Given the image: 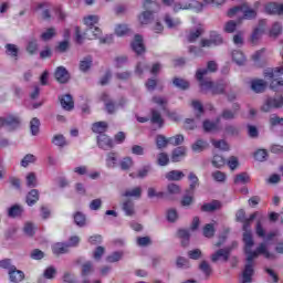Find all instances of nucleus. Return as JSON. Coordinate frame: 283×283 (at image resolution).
<instances>
[{
  "label": "nucleus",
  "instance_id": "1",
  "mask_svg": "<svg viewBox=\"0 0 283 283\" xmlns=\"http://www.w3.org/2000/svg\"><path fill=\"white\" fill-rule=\"evenodd\" d=\"M251 253H255L256 256H251V254H248L245 258L247 264L244 266L243 273H242V283H251L253 282V266H255V263L253 260H258L260 255H264L266 260H275V254L269 252V245L266 243L262 242L259 244L255 251H251Z\"/></svg>",
  "mask_w": 283,
  "mask_h": 283
},
{
  "label": "nucleus",
  "instance_id": "2",
  "mask_svg": "<svg viewBox=\"0 0 283 283\" xmlns=\"http://www.w3.org/2000/svg\"><path fill=\"white\" fill-rule=\"evenodd\" d=\"M207 70H197L196 72V78L199 82L201 92H208V90H211V94L213 96L227 94V87H229V84L224 81H220L217 84H213V82L205 80V76H207Z\"/></svg>",
  "mask_w": 283,
  "mask_h": 283
},
{
  "label": "nucleus",
  "instance_id": "3",
  "mask_svg": "<svg viewBox=\"0 0 283 283\" xmlns=\"http://www.w3.org/2000/svg\"><path fill=\"white\" fill-rule=\"evenodd\" d=\"M283 74V66L274 67V69H266L263 73L264 77L268 81H272L270 83V90H273V92H277L279 87L283 86V81L277 80Z\"/></svg>",
  "mask_w": 283,
  "mask_h": 283
},
{
  "label": "nucleus",
  "instance_id": "4",
  "mask_svg": "<svg viewBox=\"0 0 283 283\" xmlns=\"http://www.w3.org/2000/svg\"><path fill=\"white\" fill-rule=\"evenodd\" d=\"M258 8H260V2H255L254 8H251L247 4L234 7L228 11V17H234V14H238V12H242L243 19L251 21L258 17Z\"/></svg>",
  "mask_w": 283,
  "mask_h": 283
},
{
  "label": "nucleus",
  "instance_id": "5",
  "mask_svg": "<svg viewBox=\"0 0 283 283\" xmlns=\"http://www.w3.org/2000/svg\"><path fill=\"white\" fill-rule=\"evenodd\" d=\"M144 10L146 11L139 15V23L147 25V23H150L151 19H154V12H158L159 7L154 0H145Z\"/></svg>",
  "mask_w": 283,
  "mask_h": 283
},
{
  "label": "nucleus",
  "instance_id": "6",
  "mask_svg": "<svg viewBox=\"0 0 283 283\" xmlns=\"http://www.w3.org/2000/svg\"><path fill=\"white\" fill-rule=\"evenodd\" d=\"M102 34V31L98 27L87 28L84 33L81 32L80 27H75V41L80 45L85 41V39H90L91 41L94 39H98Z\"/></svg>",
  "mask_w": 283,
  "mask_h": 283
},
{
  "label": "nucleus",
  "instance_id": "7",
  "mask_svg": "<svg viewBox=\"0 0 283 283\" xmlns=\"http://www.w3.org/2000/svg\"><path fill=\"white\" fill-rule=\"evenodd\" d=\"M283 107V96L275 95V96H266L263 105L261 106V112L269 114L272 109H282Z\"/></svg>",
  "mask_w": 283,
  "mask_h": 283
},
{
  "label": "nucleus",
  "instance_id": "8",
  "mask_svg": "<svg viewBox=\"0 0 283 283\" xmlns=\"http://www.w3.org/2000/svg\"><path fill=\"white\" fill-rule=\"evenodd\" d=\"M235 247H238V242H233L231 247L217 250L210 256L211 262L213 264H218V262H229V258H231V251H233Z\"/></svg>",
  "mask_w": 283,
  "mask_h": 283
},
{
  "label": "nucleus",
  "instance_id": "9",
  "mask_svg": "<svg viewBox=\"0 0 283 283\" xmlns=\"http://www.w3.org/2000/svg\"><path fill=\"white\" fill-rule=\"evenodd\" d=\"M175 12L178 10H202V4L197 0H180L174 6Z\"/></svg>",
  "mask_w": 283,
  "mask_h": 283
},
{
  "label": "nucleus",
  "instance_id": "10",
  "mask_svg": "<svg viewBox=\"0 0 283 283\" xmlns=\"http://www.w3.org/2000/svg\"><path fill=\"white\" fill-rule=\"evenodd\" d=\"M2 127H7L9 132H14V129H19L21 127V117L18 115H8L6 117H1Z\"/></svg>",
  "mask_w": 283,
  "mask_h": 283
},
{
  "label": "nucleus",
  "instance_id": "11",
  "mask_svg": "<svg viewBox=\"0 0 283 283\" xmlns=\"http://www.w3.org/2000/svg\"><path fill=\"white\" fill-rule=\"evenodd\" d=\"M264 25H266V20H261L259 21V25L253 29L250 35L251 45H258L260 43L262 34H264Z\"/></svg>",
  "mask_w": 283,
  "mask_h": 283
},
{
  "label": "nucleus",
  "instance_id": "12",
  "mask_svg": "<svg viewBox=\"0 0 283 283\" xmlns=\"http://www.w3.org/2000/svg\"><path fill=\"white\" fill-rule=\"evenodd\" d=\"M243 242H244V253L247 258L249 255L256 256L255 253H251L253 250V247L255 245V241H253V233L252 232H243Z\"/></svg>",
  "mask_w": 283,
  "mask_h": 283
},
{
  "label": "nucleus",
  "instance_id": "13",
  "mask_svg": "<svg viewBox=\"0 0 283 283\" xmlns=\"http://www.w3.org/2000/svg\"><path fill=\"white\" fill-rule=\"evenodd\" d=\"M101 101H103L107 114H116V109H118V106L116 105V102H114V99L109 97V94L103 93L101 96Z\"/></svg>",
  "mask_w": 283,
  "mask_h": 283
},
{
  "label": "nucleus",
  "instance_id": "14",
  "mask_svg": "<svg viewBox=\"0 0 283 283\" xmlns=\"http://www.w3.org/2000/svg\"><path fill=\"white\" fill-rule=\"evenodd\" d=\"M130 48L137 56L140 54H145V43L143 42V35L136 34L133 42L130 43Z\"/></svg>",
  "mask_w": 283,
  "mask_h": 283
},
{
  "label": "nucleus",
  "instance_id": "15",
  "mask_svg": "<svg viewBox=\"0 0 283 283\" xmlns=\"http://www.w3.org/2000/svg\"><path fill=\"white\" fill-rule=\"evenodd\" d=\"M97 145L101 149H104L105 151L114 148V140L109 138V136L105 134H101L97 137Z\"/></svg>",
  "mask_w": 283,
  "mask_h": 283
},
{
  "label": "nucleus",
  "instance_id": "16",
  "mask_svg": "<svg viewBox=\"0 0 283 283\" xmlns=\"http://www.w3.org/2000/svg\"><path fill=\"white\" fill-rule=\"evenodd\" d=\"M60 105L65 112H72L74 109V97L70 94L61 95L59 97Z\"/></svg>",
  "mask_w": 283,
  "mask_h": 283
},
{
  "label": "nucleus",
  "instance_id": "17",
  "mask_svg": "<svg viewBox=\"0 0 283 283\" xmlns=\"http://www.w3.org/2000/svg\"><path fill=\"white\" fill-rule=\"evenodd\" d=\"M186 157H187V147L179 146L172 150L170 160L171 163H180V160H182Z\"/></svg>",
  "mask_w": 283,
  "mask_h": 283
},
{
  "label": "nucleus",
  "instance_id": "18",
  "mask_svg": "<svg viewBox=\"0 0 283 283\" xmlns=\"http://www.w3.org/2000/svg\"><path fill=\"white\" fill-rule=\"evenodd\" d=\"M149 120L153 125H157V127H159V129L163 127V125H165V119H163V114H160V111H158L156 108L150 109Z\"/></svg>",
  "mask_w": 283,
  "mask_h": 283
},
{
  "label": "nucleus",
  "instance_id": "19",
  "mask_svg": "<svg viewBox=\"0 0 283 283\" xmlns=\"http://www.w3.org/2000/svg\"><path fill=\"white\" fill-rule=\"evenodd\" d=\"M54 76L57 83H67V81H70V72H67V69L64 66H59L55 70Z\"/></svg>",
  "mask_w": 283,
  "mask_h": 283
},
{
  "label": "nucleus",
  "instance_id": "20",
  "mask_svg": "<svg viewBox=\"0 0 283 283\" xmlns=\"http://www.w3.org/2000/svg\"><path fill=\"white\" fill-rule=\"evenodd\" d=\"M266 14H279L282 15L283 7L276 2L266 3L264 7Z\"/></svg>",
  "mask_w": 283,
  "mask_h": 283
},
{
  "label": "nucleus",
  "instance_id": "21",
  "mask_svg": "<svg viewBox=\"0 0 283 283\" xmlns=\"http://www.w3.org/2000/svg\"><path fill=\"white\" fill-rule=\"evenodd\" d=\"M6 55L11 56V59H14V61H19V46L17 44L7 43L4 45Z\"/></svg>",
  "mask_w": 283,
  "mask_h": 283
},
{
  "label": "nucleus",
  "instance_id": "22",
  "mask_svg": "<svg viewBox=\"0 0 283 283\" xmlns=\"http://www.w3.org/2000/svg\"><path fill=\"white\" fill-rule=\"evenodd\" d=\"M9 273V280L13 283L23 282L25 280V273L21 270H17V268H13Z\"/></svg>",
  "mask_w": 283,
  "mask_h": 283
},
{
  "label": "nucleus",
  "instance_id": "23",
  "mask_svg": "<svg viewBox=\"0 0 283 283\" xmlns=\"http://www.w3.org/2000/svg\"><path fill=\"white\" fill-rule=\"evenodd\" d=\"M251 90L255 94H262L266 90V82L264 80H253L251 82Z\"/></svg>",
  "mask_w": 283,
  "mask_h": 283
},
{
  "label": "nucleus",
  "instance_id": "24",
  "mask_svg": "<svg viewBox=\"0 0 283 283\" xmlns=\"http://www.w3.org/2000/svg\"><path fill=\"white\" fill-rule=\"evenodd\" d=\"M166 180H169L170 182H178L180 180H182V178H185V172L180 171V170H171L168 171L165 175Z\"/></svg>",
  "mask_w": 283,
  "mask_h": 283
},
{
  "label": "nucleus",
  "instance_id": "25",
  "mask_svg": "<svg viewBox=\"0 0 283 283\" xmlns=\"http://www.w3.org/2000/svg\"><path fill=\"white\" fill-rule=\"evenodd\" d=\"M182 191V189L180 188V186L176 185V184H169L167 186V196H168V200H174L175 196H180V192Z\"/></svg>",
  "mask_w": 283,
  "mask_h": 283
},
{
  "label": "nucleus",
  "instance_id": "26",
  "mask_svg": "<svg viewBox=\"0 0 283 283\" xmlns=\"http://www.w3.org/2000/svg\"><path fill=\"white\" fill-rule=\"evenodd\" d=\"M232 61L238 65H245L247 56H244V53L242 51L234 50L232 51Z\"/></svg>",
  "mask_w": 283,
  "mask_h": 283
},
{
  "label": "nucleus",
  "instance_id": "27",
  "mask_svg": "<svg viewBox=\"0 0 283 283\" xmlns=\"http://www.w3.org/2000/svg\"><path fill=\"white\" fill-rule=\"evenodd\" d=\"M39 190L38 189H32L28 195H27V205L29 207H33V205H36L39 202Z\"/></svg>",
  "mask_w": 283,
  "mask_h": 283
},
{
  "label": "nucleus",
  "instance_id": "28",
  "mask_svg": "<svg viewBox=\"0 0 283 283\" xmlns=\"http://www.w3.org/2000/svg\"><path fill=\"white\" fill-rule=\"evenodd\" d=\"M220 207H222V205L220 203V201L218 200H213L212 202L210 203H205L202 207H201V211L206 212V213H209L211 211H218V209H220Z\"/></svg>",
  "mask_w": 283,
  "mask_h": 283
},
{
  "label": "nucleus",
  "instance_id": "29",
  "mask_svg": "<svg viewBox=\"0 0 283 283\" xmlns=\"http://www.w3.org/2000/svg\"><path fill=\"white\" fill-rule=\"evenodd\" d=\"M67 249H70V245L67 243H55L52 248V251L54 255H63V253H67Z\"/></svg>",
  "mask_w": 283,
  "mask_h": 283
},
{
  "label": "nucleus",
  "instance_id": "30",
  "mask_svg": "<svg viewBox=\"0 0 283 283\" xmlns=\"http://www.w3.org/2000/svg\"><path fill=\"white\" fill-rule=\"evenodd\" d=\"M202 34H205V29L202 27L197 28L196 31H190L188 35L189 43H196V41H198Z\"/></svg>",
  "mask_w": 283,
  "mask_h": 283
},
{
  "label": "nucleus",
  "instance_id": "31",
  "mask_svg": "<svg viewBox=\"0 0 283 283\" xmlns=\"http://www.w3.org/2000/svg\"><path fill=\"white\" fill-rule=\"evenodd\" d=\"M23 214V207L14 205L8 210L9 218H21Z\"/></svg>",
  "mask_w": 283,
  "mask_h": 283
},
{
  "label": "nucleus",
  "instance_id": "32",
  "mask_svg": "<svg viewBox=\"0 0 283 283\" xmlns=\"http://www.w3.org/2000/svg\"><path fill=\"white\" fill-rule=\"evenodd\" d=\"M258 214H259V212H253L252 214H250L249 218L244 219V221H241L243 224L242 229H243L244 233L251 232V224H252L253 220H255V218H258Z\"/></svg>",
  "mask_w": 283,
  "mask_h": 283
},
{
  "label": "nucleus",
  "instance_id": "33",
  "mask_svg": "<svg viewBox=\"0 0 283 283\" xmlns=\"http://www.w3.org/2000/svg\"><path fill=\"white\" fill-rule=\"evenodd\" d=\"M41 130V122L39 118L33 117L30 122V132L32 136H39V132Z\"/></svg>",
  "mask_w": 283,
  "mask_h": 283
},
{
  "label": "nucleus",
  "instance_id": "34",
  "mask_svg": "<svg viewBox=\"0 0 283 283\" xmlns=\"http://www.w3.org/2000/svg\"><path fill=\"white\" fill-rule=\"evenodd\" d=\"M94 273V264L91 261L85 262L82 264V277H87Z\"/></svg>",
  "mask_w": 283,
  "mask_h": 283
},
{
  "label": "nucleus",
  "instance_id": "35",
  "mask_svg": "<svg viewBox=\"0 0 283 283\" xmlns=\"http://www.w3.org/2000/svg\"><path fill=\"white\" fill-rule=\"evenodd\" d=\"M73 218L77 227H85L87 224V218L81 211L75 212Z\"/></svg>",
  "mask_w": 283,
  "mask_h": 283
},
{
  "label": "nucleus",
  "instance_id": "36",
  "mask_svg": "<svg viewBox=\"0 0 283 283\" xmlns=\"http://www.w3.org/2000/svg\"><path fill=\"white\" fill-rule=\"evenodd\" d=\"M107 122H96L93 124L92 129L95 134H105L107 132Z\"/></svg>",
  "mask_w": 283,
  "mask_h": 283
},
{
  "label": "nucleus",
  "instance_id": "37",
  "mask_svg": "<svg viewBox=\"0 0 283 283\" xmlns=\"http://www.w3.org/2000/svg\"><path fill=\"white\" fill-rule=\"evenodd\" d=\"M118 163V155L116 153H108L106 155V166L111 169H114L116 167V164Z\"/></svg>",
  "mask_w": 283,
  "mask_h": 283
},
{
  "label": "nucleus",
  "instance_id": "38",
  "mask_svg": "<svg viewBox=\"0 0 283 283\" xmlns=\"http://www.w3.org/2000/svg\"><path fill=\"white\" fill-rule=\"evenodd\" d=\"M249 182H251V177L247 172H241L234 178V185H247Z\"/></svg>",
  "mask_w": 283,
  "mask_h": 283
},
{
  "label": "nucleus",
  "instance_id": "39",
  "mask_svg": "<svg viewBox=\"0 0 283 283\" xmlns=\"http://www.w3.org/2000/svg\"><path fill=\"white\" fill-rule=\"evenodd\" d=\"M172 85L178 87V90H189V81L181 77H175L172 80Z\"/></svg>",
  "mask_w": 283,
  "mask_h": 283
},
{
  "label": "nucleus",
  "instance_id": "40",
  "mask_svg": "<svg viewBox=\"0 0 283 283\" xmlns=\"http://www.w3.org/2000/svg\"><path fill=\"white\" fill-rule=\"evenodd\" d=\"M123 196L124 198H140V196H143V189L140 187H136L132 190H126Z\"/></svg>",
  "mask_w": 283,
  "mask_h": 283
},
{
  "label": "nucleus",
  "instance_id": "41",
  "mask_svg": "<svg viewBox=\"0 0 283 283\" xmlns=\"http://www.w3.org/2000/svg\"><path fill=\"white\" fill-rule=\"evenodd\" d=\"M188 180L190 182V186H189L190 191H195L196 187H200V179H198V176H196L195 172H189Z\"/></svg>",
  "mask_w": 283,
  "mask_h": 283
},
{
  "label": "nucleus",
  "instance_id": "42",
  "mask_svg": "<svg viewBox=\"0 0 283 283\" xmlns=\"http://www.w3.org/2000/svg\"><path fill=\"white\" fill-rule=\"evenodd\" d=\"M27 52L32 54H36L39 52V41L36 39H31L27 44Z\"/></svg>",
  "mask_w": 283,
  "mask_h": 283
},
{
  "label": "nucleus",
  "instance_id": "43",
  "mask_svg": "<svg viewBox=\"0 0 283 283\" xmlns=\"http://www.w3.org/2000/svg\"><path fill=\"white\" fill-rule=\"evenodd\" d=\"M211 163L212 166L216 167V169H222V167L227 165V160H224V157H222V155H214Z\"/></svg>",
  "mask_w": 283,
  "mask_h": 283
},
{
  "label": "nucleus",
  "instance_id": "44",
  "mask_svg": "<svg viewBox=\"0 0 283 283\" xmlns=\"http://www.w3.org/2000/svg\"><path fill=\"white\" fill-rule=\"evenodd\" d=\"M210 41H212V44L216 45H222V43H224V39L222 38V35L216 31L210 32V36H209Z\"/></svg>",
  "mask_w": 283,
  "mask_h": 283
},
{
  "label": "nucleus",
  "instance_id": "45",
  "mask_svg": "<svg viewBox=\"0 0 283 283\" xmlns=\"http://www.w3.org/2000/svg\"><path fill=\"white\" fill-rule=\"evenodd\" d=\"M202 232L205 238H213L216 235V226L208 223L203 227Z\"/></svg>",
  "mask_w": 283,
  "mask_h": 283
},
{
  "label": "nucleus",
  "instance_id": "46",
  "mask_svg": "<svg viewBox=\"0 0 283 283\" xmlns=\"http://www.w3.org/2000/svg\"><path fill=\"white\" fill-rule=\"evenodd\" d=\"M54 36H56V29L49 28L40 35V39H42V41H51V39H54Z\"/></svg>",
  "mask_w": 283,
  "mask_h": 283
},
{
  "label": "nucleus",
  "instance_id": "47",
  "mask_svg": "<svg viewBox=\"0 0 283 283\" xmlns=\"http://www.w3.org/2000/svg\"><path fill=\"white\" fill-rule=\"evenodd\" d=\"M92 67V56H86L80 62L81 72H87Z\"/></svg>",
  "mask_w": 283,
  "mask_h": 283
},
{
  "label": "nucleus",
  "instance_id": "48",
  "mask_svg": "<svg viewBox=\"0 0 283 283\" xmlns=\"http://www.w3.org/2000/svg\"><path fill=\"white\" fill-rule=\"evenodd\" d=\"M199 271H201L206 277H209V275L212 273L211 264H209L207 261H201L199 264Z\"/></svg>",
  "mask_w": 283,
  "mask_h": 283
},
{
  "label": "nucleus",
  "instance_id": "49",
  "mask_svg": "<svg viewBox=\"0 0 283 283\" xmlns=\"http://www.w3.org/2000/svg\"><path fill=\"white\" fill-rule=\"evenodd\" d=\"M123 211H125L126 216H134V213H136V211L134 210V201H125L123 203Z\"/></svg>",
  "mask_w": 283,
  "mask_h": 283
},
{
  "label": "nucleus",
  "instance_id": "50",
  "mask_svg": "<svg viewBox=\"0 0 283 283\" xmlns=\"http://www.w3.org/2000/svg\"><path fill=\"white\" fill-rule=\"evenodd\" d=\"M151 101H153V103H155V105H158L163 109H165V107H167V103H169L167 97H163V96H158V95L153 96Z\"/></svg>",
  "mask_w": 283,
  "mask_h": 283
},
{
  "label": "nucleus",
  "instance_id": "51",
  "mask_svg": "<svg viewBox=\"0 0 283 283\" xmlns=\"http://www.w3.org/2000/svg\"><path fill=\"white\" fill-rule=\"evenodd\" d=\"M191 148L192 151L196 153L205 151V149H207V142L199 139L195 144H192Z\"/></svg>",
  "mask_w": 283,
  "mask_h": 283
},
{
  "label": "nucleus",
  "instance_id": "52",
  "mask_svg": "<svg viewBox=\"0 0 283 283\" xmlns=\"http://www.w3.org/2000/svg\"><path fill=\"white\" fill-rule=\"evenodd\" d=\"M115 34L117 36H125V34H129V28L127 24H117L115 28Z\"/></svg>",
  "mask_w": 283,
  "mask_h": 283
},
{
  "label": "nucleus",
  "instance_id": "53",
  "mask_svg": "<svg viewBox=\"0 0 283 283\" xmlns=\"http://www.w3.org/2000/svg\"><path fill=\"white\" fill-rule=\"evenodd\" d=\"M165 23L167 28H178L180 25V19L178 18H171L170 15L165 17Z\"/></svg>",
  "mask_w": 283,
  "mask_h": 283
},
{
  "label": "nucleus",
  "instance_id": "54",
  "mask_svg": "<svg viewBox=\"0 0 283 283\" xmlns=\"http://www.w3.org/2000/svg\"><path fill=\"white\" fill-rule=\"evenodd\" d=\"M157 164L160 167H167V165H169V155H167V153H160L157 156Z\"/></svg>",
  "mask_w": 283,
  "mask_h": 283
},
{
  "label": "nucleus",
  "instance_id": "55",
  "mask_svg": "<svg viewBox=\"0 0 283 283\" xmlns=\"http://www.w3.org/2000/svg\"><path fill=\"white\" fill-rule=\"evenodd\" d=\"M156 145L159 149H165V147L169 145V139H167V137H165L164 135H157Z\"/></svg>",
  "mask_w": 283,
  "mask_h": 283
},
{
  "label": "nucleus",
  "instance_id": "56",
  "mask_svg": "<svg viewBox=\"0 0 283 283\" xmlns=\"http://www.w3.org/2000/svg\"><path fill=\"white\" fill-rule=\"evenodd\" d=\"M52 143L53 145H56V147H65V145H67V142L63 135H54Z\"/></svg>",
  "mask_w": 283,
  "mask_h": 283
},
{
  "label": "nucleus",
  "instance_id": "57",
  "mask_svg": "<svg viewBox=\"0 0 283 283\" xmlns=\"http://www.w3.org/2000/svg\"><path fill=\"white\" fill-rule=\"evenodd\" d=\"M211 177L216 182H226L227 181V174L216 170L211 174Z\"/></svg>",
  "mask_w": 283,
  "mask_h": 283
},
{
  "label": "nucleus",
  "instance_id": "58",
  "mask_svg": "<svg viewBox=\"0 0 283 283\" xmlns=\"http://www.w3.org/2000/svg\"><path fill=\"white\" fill-rule=\"evenodd\" d=\"M169 145H174V147H178V145H182L185 143V136L182 135H176L170 138H168Z\"/></svg>",
  "mask_w": 283,
  "mask_h": 283
},
{
  "label": "nucleus",
  "instance_id": "59",
  "mask_svg": "<svg viewBox=\"0 0 283 283\" xmlns=\"http://www.w3.org/2000/svg\"><path fill=\"white\" fill-rule=\"evenodd\" d=\"M34 163H36V156H34L32 154H28L21 160V166L22 167H28V165H32Z\"/></svg>",
  "mask_w": 283,
  "mask_h": 283
},
{
  "label": "nucleus",
  "instance_id": "60",
  "mask_svg": "<svg viewBox=\"0 0 283 283\" xmlns=\"http://www.w3.org/2000/svg\"><path fill=\"white\" fill-rule=\"evenodd\" d=\"M84 23L87 28H94L98 23V15H87L84 18Z\"/></svg>",
  "mask_w": 283,
  "mask_h": 283
},
{
  "label": "nucleus",
  "instance_id": "61",
  "mask_svg": "<svg viewBox=\"0 0 283 283\" xmlns=\"http://www.w3.org/2000/svg\"><path fill=\"white\" fill-rule=\"evenodd\" d=\"M43 276L45 280H54L56 277V268L49 266L44 270Z\"/></svg>",
  "mask_w": 283,
  "mask_h": 283
},
{
  "label": "nucleus",
  "instance_id": "62",
  "mask_svg": "<svg viewBox=\"0 0 283 283\" xmlns=\"http://www.w3.org/2000/svg\"><path fill=\"white\" fill-rule=\"evenodd\" d=\"M269 123H270L271 127H277V125L282 126L283 125V118L277 116L276 114H272L270 116Z\"/></svg>",
  "mask_w": 283,
  "mask_h": 283
},
{
  "label": "nucleus",
  "instance_id": "63",
  "mask_svg": "<svg viewBox=\"0 0 283 283\" xmlns=\"http://www.w3.org/2000/svg\"><path fill=\"white\" fill-rule=\"evenodd\" d=\"M134 166V160L130 157H125L122 161H120V168L124 171H127L128 169H132V167Z\"/></svg>",
  "mask_w": 283,
  "mask_h": 283
},
{
  "label": "nucleus",
  "instance_id": "64",
  "mask_svg": "<svg viewBox=\"0 0 283 283\" xmlns=\"http://www.w3.org/2000/svg\"><path fill=\"white\" fill-rule=\"evenodd\" d=\"M38 182H36V174L34 172H30L27 176V186L30 188H34L36 187Z\"/></svg>",
  "mask_w": 283,
  "mask_h": 283
}]
</instances>
